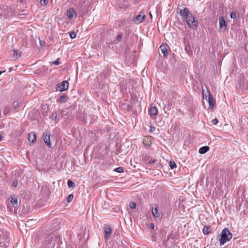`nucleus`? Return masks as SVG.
Masks as SVG:
<instances>
[{
  "mask_svg": "<svg viewBox=\"0 0 248 248\" xmlns=\"http://www.w3.org/2000/svg\"><path fill=\"white\" fill-rule=\"evenodd\" d=\"M221 236L219 240L220 245H223L226 242L230 241L232 238V233L230 232L228 229H224L220 234Z\"/></svg>",
  "mask_w": 248,
  "mask_h": 248,
  "instance_id": "obj_1",
  "label": "nucleus"
},
{
  "mask_svg": "<svg viewBox=\"0 0 248 248\" xmlns=\"http://www.w3.org/2000/svg\"><path fill=\"white\" fill-rule=\"evenodd\" d=\"M188 26L192 29L195 30L197 27L198 23L195 20V17L192 13H190L185 18Z\"/></svg>",
  "mask_w": 248,
  "mask_h": 248,
  "instance_id": "obj_2",
  "label": "nucleus"
},
{
  "mask_svg": "<svg viewBox=\"0 0 248 248\" xmlns=\"http://www.w3.org/2000/svg\"><path fill=\"white\" fill-rule=\"evenodd\" d=\"M219 31H225L227 29V23L226 22L223 16H219Z\"/></svg>",
  "mask_w": 248,
  "mask_h": 248,
  "instance_id": "obj_3",
  "label": "nucleus"
},
{
  "mask_svg": "<svg viewBox=\"0 0 248 248\" xmlns=\"http://www.w3.org/2000/svg\"><path fill=\"white\" fill-rule=\"evenodd\" d=\"M69 86V83L67 81L64 80L57 84V90L61 92L67 90Z\"/></svg>",
  "mask_w": 248,
  "mask_h": 248,
  "instance_id": "obj_4",
  "label": "nucleus"
},
{
  "mask_svg": "<svg viewBox=\"0 0 248 248\" xmlns=\"http://www.w3.org/2000/svg\"><path fill=\"white\" fill-rule=\"evenodd\" d=\"M104 232L105 233L104 238L105 240H108L112 233V230L110 227L108 225H106L104 227Z\"/></svg>",
  "mask_w": 248,
  "mask_h": 248,
  "instance_id": "obj_5",
  "label": "nucleus"
},
{
  "mask_svg": "<svg viewBox=\"0 0 248 248\" xmlns=\"http://www.w3.org/2000/svg\"><path fill=\"white\" fill-rule=\"evenodd\" d=\"M177 12H179L180 15L182 17L185 19V17L190 14L189 10L187 8H184L183 9H180L179 7L177 8Z\"/></svg>",
  "mask_w": 248,
  "mask_h": 248,
  "instance_id": "obj_6",
  "label": "nucleus"
},
{
  "mask_svg": "<svg viewBox=\"0 0 248 248\" xmlns=\"http://www.w3.org/2000/svg\"><path fill=\"white\" fill-rule=\"evenodd\" d=\"M207 93L208 99L207 100L208 101V102L209 103V108H213L216 104V101L214 99L213 95L210 93L209 91H207Z\"/></svg>",
  "mask_w": 248,
  "mask_h": 248,
  "instance_id": "obj_7",
  "label": "nucleus"
},
{
  "mask_svg": "<svg viewBox=\"0 0 248 248\" xmlns=\"http://www.w3.org/2000/svg\"><path fill=\"white\" fill-rule=\"evenodd\" d=\"M50 132H44L43 135L44 142L49 148L51 147V144L50 140Z\"/></svg>",
  "mask_w": 248,
  "mask_h": 248,
  "instance_id": "obj_8",
  "label": "nucleus"
},
{
  "mask_svg": "<svg viewBox=\"0 0 248 248\" xmlns=\"http://www.w3.org/2000/svg\"><path fill=\"white\" fill-rule=\"evenodd\" d=\"M168 45L165 44L161 45L159 47L160 51L162 53L164 57H167L168 55V51L167 49Z\"/></svg>",
  "mask_w": 248,
  "mask_h": 248,
  "instance_id": "obj_9",
  "label": "nucleus"
},
{
  "mask_svg": "<svg viewBox=\"0 0 248 248\" xmlns=\"http://www.w3.org/2000/svg\"><path fill=\"white\" fill-rule=\"evenodd\" d=\"M145 18V15L143 12H140L139 15L136 17V20L140 23L142 22Z\"/></svg>",
  "mask_w": 248,
  "mask_h": 248,
  "instance_id": "obj_10",
  "label": "nucleus"
},
{
  "mask_svg": "<svg viewBox=\"0 0 248 248\" xmlns=\"http://www.w3.org/2000/svg\"><path fill=\"white\" fill-rule=\"evenodd\" d=\"M158 113V110L155 107H152L149 110V114L151 116H156Z\"/></svg>",
  "mask_w": 248,
  "mask_h": 248,
  "instance_id": "obj_11",
  "label": "nucleus"
},
{
  "mask_svg": "<svg viewBox=\"0 0 248 248\" xmlns=\"http://www.w3.org/2000/svg\"><path fill=\"white\" fill-rule=\"evenodd\" d=\"M67 16L69 18L76 16V14L73 8H70L67 12Z\"/></svg>",
  "mask_w": 248,
  "mask_h": 248,
  "instance_id": "obj_12",
  "label": "nucleus"
},
{
  "mask_svg": "<svg viewBox=\"0 0 248 248\" xmlns=\"http://www.w3.org/2000/svg\"><path fill=\"white\" fill-rule=\"evenodd\" d=\"M52 120L55 121L56 123H58L60 120V117L57 112H53L51 116Z\"/></svg>",
  "mask_w": 248,
  "mask_h": 248,
  "instance_id": "obj_13",
  "label": "nucleus"
},
{
  "mask_svg": "<svg viewBox=\"0 0 248 248\" xmlns=\"http://www.w3.org/2000/svg\"><path fill=\"white\" fill-rule=\"evenodd\" d=\"M36 140V136L35 133H30L28 135V140L31 143H34Z\"/></svg>",
  "mask_w": 248,
  "mask_h": 248,
  "instance_id": "obj_14",
  "label": "nucleus"
},
{
  "mask_svg": "<svg viewBox=\"0 0 248 248\" xmlns=\"http://www.w3.org/2000/svg\"><path fill=\"white\" fill-rule=\"evenodd\" d=\"M10 202L13 206L15 207H16L18 205L17 198L16 196H11L10 198Z\"/></svg>",
  "mask_w": 248,
  "mask_h": 248,
  "instance_id": "obj_15",
  "label": "nucleus"
},
{
  "mask_svg": "<svg viewBox=\"0 0 248 248\" xmlns=\"http://www.w3.org/2000/svg\"><path fill=\"white\" fill-rule=\"evenodd\" d=\"M210 149V148L209 146H203L202 147H201V148H200L199 150V153L200 154H204L205 153H206V152H207Z\"/></svg>",
  "mask_w": 248,
  "mask_h": 248,
  "instance_id": "obj_16",
  "label": "nucleus"
},
{
  "mask_svg": "<svg viewBox=\"0 0 248 248\" xmlns=\"http://www.w3.org/2000/svg\"><path fill=\"white\" fill-rule=\"evenodd\" d=\"M22 52L19 50H14L13 58L15 59H17L21 56Z\"/></svg>",
  "mask_w": 248,
  "mask_h": 248,
  "instance_id": "obj_17",
  "label": "nucleus"
},
{
  "mask_svg": "<svg viewBox=\"0 0 248 248\" xmlns=\"http://www.w3.org/2000/svg\"><path fill=\"white\" fill-rule=\"evenodd\" d=\"M152 212L153 216L155 217H159L160 214H159L158 212V209L156 206H155V208L152 207Z\"/></svg>",
  "mask_w": 248,
  "mask_h": 248,
  "instance_id": "obj_18",
  "label": "nucleus"
},
{
  "mask_svg": "<svg viewBox=\"0 0 248 248\" xmlns=\"http://www.w3.org/2000/svg\"><path fill=\"white\" fill-rule=\"evenodd\" d=\"M142 143L146 146H150L152 144V141L148 138L145 137L143 139Z\"/></svg>",
  "mask_w": 248,
  "mask_h": 248,
  "instance_id": "obj_19",
  "label": "nucleus"
},
{
  "mask_svg": "<svg viewBox=\"0 0 248 248\" xmlns=\"http://www.w3.org/2000/svg\"><path fill=\"white\" fill-rule=\"evenodd\" d=\"M22 133V131L21 129L16 130L13 132L12 135L15 137H19Z\"/></svg>",
  "mask_w": 248,
  "mask_h": 248,
  "instance_id": "obj_20",
  "label": "nucleus"
},
{
  "mask_svg": "<svg viewBox=\"0 0 248 248\" xmlns=\"http://www.w3.org/2000/svg\"><path fill=\"white\" fill-rule=\"evenodd\" d=\"M21 103V101L19 100H18L17 101H16L13 102V108L15 109H18L19 107V105Z\"/></svg>",
  "mask_w": 248,
  "mask_h": 248,
  "instance_id": "obj_21",
  "label": "nucleus"
},
{
  "mask_svg": "<svg viewBox=\"0 0 248 248\" xmlns=\"http://www.w3.org/2000/svg\"><path fill=\"white\" fill-rule=\"evenodd\" d=\"M211 231V228L210 227L205 226L203 229V233L205 234H208L210 233Z\"/></svg>",
  "mask_w": 248,
  "mask_h": 248,
  "instance_id": "obj_22",
  "label": "nucleus"
},
{
  "mask_svg": "<svg viewBox=\"0 0 248 248\" xmlns=\"http://www.w3.org/2000/svg\"><path fill=\"white\" fill-rule=\"evenodd\" d=\"M169 166L170 167V169L171 170H173L176 168V164L174 161H170L169 162Z\"/></svg>",
  "mask_w": 248,
  "mask_h": 248,
  "instance_id": "obj_23",
  "label": "nucleus"
},
{
  "mask_svg": "<svg viewBox=\"0 0 248 248\" xmlns=\"http://www.w3.org/2000/svg\"><path fill=\"white\" fill-rule=\"evenodd\" d=\"M58 100L61 101L62 102L64 103L67 101V96L64 95H62L58 99Z\"/></svg>",
  "mask_w": 248,
  "mask_h": 248,
  "instance_id": "obj_24",
  "label": "nucleus"
},
{
  "mask_svg": "<svg viewBox=\"0 0 248 248\" xmlns=\"http://www.w3.org/2000/svg\"><path fill=\"white\" fill-rule=\"evenodd\" d=\"M10 108L9 107H6L3 110V113L4 115H7L10 112Z\"/></svg>",
  "mask_w": 248,
  "mask_h": 248,
  "instance_id": "obj_25",
  "label": "nucleus"
},
{
  "mask_svg": "<svg viewBox=\"0 0 248 248\" xmlns=\"http://www.w3.org/2000/svg\"><path fill=\"white\" fill-rule=\"evenodd\" d=\"M123 33L120 32L119 34L117 36L116 39L118 41V42H120L122 41V37H123Z\"/></svg>",
  "mask_w": 248,
  "mask_h": 248,
  "instance_id": "obj_26",
  "label": "nucleus"
},
{
  "mask_svg": "<svg viewBox=\"0 0 248 248\" xmlns=\"http://www.w3.org/2000/svg\"><path fill=\"white\" fill-rule=\"evenodd\" d=\"M22 14H20L18 15V16L19 17V18H22V16H26L27 15H28V12L26 10H23L22 11Z\"/></svg>",
  "mask_w": 248,
  "mask_h": 248,
  "instance_id": "obj_27",
  "label": "nucleus"
},
{
  "mask_svg": "<svg viewBox=\"0 0 248 248\" xmlns=\"http://www.w3.org/2000/svg\"><path fill=\"white\" fill-rule=\"evenodd\" d=\"M67 185L69 187L72 188L74 186V183L71 180H68L67 182Z\"/></svg>",
  "mask_w": 248,
  "mask_h": 248,
  "instance_id": "obj_28",
  "label": "nucleus"
},
{
  "mask_svg": "<svg viewBox=\"0 0 248 248\" xmlns=\"http://www.w3.org/2000/svg\"><path fill=\"white\" fill-rule=\"evenodd\" d=\"M73 198H74V196L73 194L69 195L67 198V202H71L73 200Z\"/></svg>",
  "mask_w": 248,
  "mask_h": 248,
  "instance_id": "obj_29",
  "label": "nucleus"
},
{
  "mask_svg": "<svg viewBox=\"0 0 248 248\" xmlns=\"http://www.w3.org/2000/svg\"><path fill=\"white\" fill-rule=\"evenodd\" d=\"M230 16L231 18L232 19H236V14L234 12H232L230 14Z\"/></svg>",
  "mask_w": 248,
  "mask_h": 248,
  "instance_id": "obj_30",
  "label": "nucleus"
},
{
  "mask_svg": "<svg viewBox=\"0 0 248 248\" xmlns=\"http://www.w3.org/2000/svg\"><path fill=\"white\" fill-rule=\"evenodd\" d=\"M129 207L130 208L134 209L136 208V203L134 202H131L129 203Z\"/></svg>",
  "mask_w": 248,
  "mask_h": 248,
  "instance_id": "obj_31",
  "label": "nucleus"
},
{
  "mask_svg": "<svg viewBox=\"0 0 248 248\" xmlns=\"http://www.w3.org/2000/svg\"><path fill=\"white\" fill-rule=\"evenodd\" d=\"M69 35H70V37L72 39L75 38H76V33H75V32H74V31H73V32H71L70 33Z\"/></svg>",
  "mask_w": 248,
  "mask_h": 248,
  "instance_id": "obj_32",
  "label": "nucleus"
},
{
  "mask_svg": "<svg viewBox=\"0 0 248 248\" xmlns=\"http://www.w3.org/2000/svg\"><path fill=\"white\" fill-rule=\"evenodd\" d=\"M218 123L217 119L215 118L211 121V123L213 125H216Z\"/></svg>",
  "mask_w": 248,
  "mask_h": 248,
  "instance_id": "obj_33",
  "label": "nucleus"
},
{
  "mask_svg": "<svg viewBox=\"0 0 248 248\" xmlns=\"http://www.w3.org/2000/svg\"><path fill=\"white\" fill-rule=\"evenodd\" d=\"M48 2L47 0H40V3L42 5L45 6L47 4Z\"/></svg>",
  "mask_w": 248,
  "mask_h": 248,
  "instance_id": "obj_34",
  "label": "nucleus"
},
{
  "mask_svg": "<svg viewBox=\"0 0 248 248\" xmlns=\"http://www.w3.org/2000/svg\"><path fill=\"white\" fill-rule=\"evenodd\" d=\"M109 169H113V170H124L123 168L120 167L115 168H110Z\"/></svg>",
  "mask_w": 248,
  "mask_h": 248,
  "instance_id": "obj_35",
  "label": "nucleus"
},
{
  "mask_svg": "<svg viewBox=\"0 0 248 248\" xmlns=\"http://www.w3.org/2000/svg\"><path fill=\"white\" fill-rule=\"evenodd\" d=\"M59 58L57 59L55 61L53 62L52 64H55V65H58L60 63V62L59 61Z\"/></svg>",
  "mask_w": 248,
  "mask_h": 248,
  "instance_id": "obj_36",
  "label": "nucleus"
},
{
  "mask_svg": "<svg viewBox=\"0 0 248 248\" xmlns=\"http://www.w3.org/2000/svg\"><path fill=\"white\" fill-rule=\"evenodd\" d=\"M202 94H203V98H205L206 100H207L208 99V93H207H207H204L203 92H202Z\"/></svg>",
  "mask_w": 248,
  "mask_h": 248,
  "instance_id": "obj_37",
  "label": "nucleus"
},
{
  "mask_svg": "<svg viewBox=\"0 0 248 248\" xmlns=\"http://www.w3.org/2000/svg\"><path fill=\"white\" fill-rule=\"evenodd\" d=\"M17 184H18L17 181L15 180L13 182L12 185L14 187H16L17 186Z\"/></svg>",
  "mask_w": 248,
  "mask_h": 248,
  "instance_id": "obj_38",
  "label": "nucleus"
},
{
  "mask_svg": "<svg viewBox=\"0 0 248 248\" xmlns=\"http://www.w3.org/2000/svg\"><path fill=\"white\" fill-rule=\"evenodd\" d=\"M66 112L64 110H62V112H61V115H62V117H65V116H66Z\"/></svg>",
  "mask_w": 248,
  "mask_h": 248,
  "instance_id": "obj_39",
  "label": "nucleus"
},
{
  "mask_svg": "<svg viewBox=\"0 0 248 248\" xmlns=\"http://www.w3.org/2000/svg\"><path fill=\"white\" fill-rule=\"evenodd\" d=\"M155 128L154 126H151L150 127V131L151 132H152L153 131H154L155 130Z\"/></svg>",
  "mask_w": 248,
  "mask_h": 248,
  "instance_id": "obj_40",
  "label": "nucleus"
},
{
  "mask_svg": "<svg viewBox=\"0 0 248 248\" xmlns=\"http://www.w3.org/2000/svg\"><path fill=\"white\" fill-rule=\"evenodd\" d=\"M155 162H156V160H155V159L151 160L149 162V164Z\"/></svg>",
  "mask_w": 248,
  "mask_h": 248,
  "instance_id": "obj_41",
  "label": "nucleus"
},
{
  "mask_svg": "<svg viewBox=\"0 0 248 248\" xmlns=\"http://www.w3.org/2000/svg\"><path fill=\"white\" fill-rule=\"evenodd\" d=\"M165 172V173L166 174V175H168L169 176H172V175L171 174V172L170 173V174H169L168 172H166L165 171H164Z\"/></svg>",
  "mask_w": 248,
  "mask_h": 248,
  "instance_id": "obj_42",
  "label": "nucleus"
},
{
  "mask_svg": "<svg viewBox=\"0 0 248 248\" xmlns=\"http://www.w3.org/2000/svg\"><path fill=\"white\" fill-rule=\"evenodd\" d=\"M157 167L158 168V169H161V168H162V167H161V165L159 164H157Z\"/></svg>",
  "mask_w": 248,
  "mask_h": 248,
  "instance_id": "obj_43",
  "label": "nucleus"
},
{
  "mask_svg": "<svg viewBox=\"0 0 248 248\" xmlns=\"http://www.w3.org/2000/svg\"><path fill=\"white\" fill-rule=\"evenodd\" d=\"M151 226V228L152 229H154L155 226H154V224H153V223L151 224V226Z\"/></svg>",
  "mask_w": 248,
  "mask_h": 248,
  "instance_id": "obj_44",
  "label": "nucleus"
},
{
  "mask_svg": "<svg viewBox=\"0 0 248 248\" xmlns=\"http://www.w3.org/2000/svg\"><path fill=\"white\" fill-rule=\"evenodd\" d=\"M5 71H0V75L2 73H4L5 72Z\"/></svg>",
  "mask_w": 248,
  "mask_h": 248,
  "instance_id": "obj_45",
  "label": "nucleus"
},
{
  "mask_svg": "<svg viewBox=\"0 0 248 248\" xmlns=\"http://www.w3.org/2000/svg\"><path fill=\"white\" fill-rule=\"evenodd\" d=\"M40 45H41V46H42V45H42V44H43V43H42V42H41V41H40Z\"/></svg>",
  "mask_w": 248,
  "mask_h": 248,
  "instance_id": "obj_46",
  "label": "nucleus"
},
{
  "mask_svg": "<svg viewBox=\"0 0 248 248\" xmlns=\"http://www.w3.org/2000/svg\"><path fill=\"white\" fill-rule=\"evenodd\" d=\"M185 50H186V51H187L188 49H187V48L186 47H185Z\"/></svg>",
  "mask_w": 248,
  "mask_h": 248,
  "instance_id": "obj_47",
  "label": "nucleus"
},
{
  "mask_svg": "<svg viewBox=\"0 0 248 248\" xmlns=\"http://www.w3.org/2000/svg\"><path fill=\"white\" fill-rule=\"evenodd\" d=\"M150 15L151 17H152V14H151V13H150Z\"/></svg>",
  "mask_w": 248,
  "mask_h": 248,
  "instance_id": "obj_48",
  "label": "nucleus"
},
{
  "mask_svg": "<svg viewBox=\"0 0 248 248\" xmlns=\"http://www.w3.org/2000/svg\"><path fill=\"white\" fill-rule=\"evenodd\" d=\"M118 172H122V171H117Z\"/></svg>",
  "mask_w": 248,
  "mask_h": 248,
  "instance_id": "obj_49",
  "label": "nucleus"
}]
</instances>
